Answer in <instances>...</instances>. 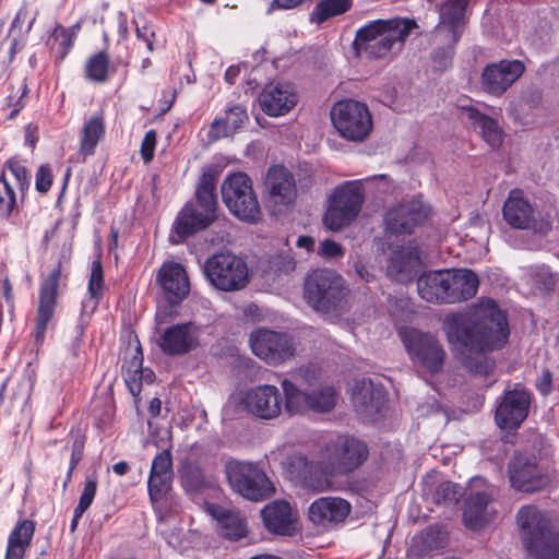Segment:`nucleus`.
Wrapping results in <instances>:
<instances>
[{
  "label": "nucleus",
  "instance_id": "obj_21",
  "mask_svg": "<svg viewBox=\"0 0 559 559\" xmlns=\"http://www.w3.org/2000/svg\"><path fill=\"white\" fill-rule=\"evenodd\" d=\"M158 346L169 356H181L199 345V330L188 322L167 328L158 338Z\"/></svg>",
  "mask_w": 559,
  "mask_h": 559
},
{
  "label": "nucleus",
  "instance_id": "obj_35",
  "mask_svg": "<svg viewBox=\"0 0 559 559\" xmlns=\"http://www.w3.org/2000/svg\"><path fill=\"white\" fill-rule=\"evenodd\" d=\"M249 117L247 109L241 105L228 107L225 111V117L216 118L210 129V136L213 140L229 136L240 129Z\"/></svg>",
  "mask_w": 559,
  "mask_h": 559
},
{
  "label": "nucleus",
  "instance_id": "obj_43",
  "mask_svg": "<svg viewBox=\"0 0 559 559\" xmlns=\"http://www.w3.org/2000/svg\"><path fill=\"white\" fill-rule=\"evenodd\" d=\"M97 490V480L95 477H88L84 484L83 490L81 492L79 503L74 509L73 519L71 521V532L76 530L80 519L84 514V512L92 504Z\"/></svg>",
  "mask_w": 559,
  "mask_h": 559
},
{
  "label": "nucleus",
  "instance_id": "obj_6",
  "mask_svg": "<svg viewBox=\"0 0 559 559\" xmlns=\"http://www.w3.org/2000/svg\"><path fill=\"white\" fill-rule=\"evenodd\" d=\"M222 199L230 214L247 223L261 218V206L251 178L245 173L228 175L221 187Z\"/></svg>",
  "mask_w": 559,
  "mask_h": 559
},
{
  "label": "nucleus",
  "instance_id": "obj_46",
  "mask_svg": "<svg viewBox=\"0 0 559 559\" xmlns=\"http://www.w3.org/2000/svg\"><path fill=\"white\" fill-rule=\"evenodd\" d=\"M104 289V271L99 259L94 260L92 263L91 275L88 280V294L91 299L94 300L95 308L103 296Z\"/></svg>",
  "mask_w": 559,
  "mask_h": 559
},
{
  "label": "nucleus",
  "instance_id": "obj_7",
  "mask_svg": "<svg viewBox=\"0 0 559 559\" xmlns=\"http://www.w3.org/2000/svg\"><path fill=\"white\" fill-rule=\"evenodd\" d=\"M225 474L233 490L248 500L261 501L275 492L274 484L265 472L252 462L227 461Z\"/></svg>",
  "mask_w": 559,
  "mask_h": 559
},
{
  "label": "nucleus",
  "instance_id": "obj_50",
  "mask_svg": "<svg viewBox=\"0 0 559 559\" xmlns=\"http://www.w3.org/2000/svg\"><path fill=\"white\" fill-rule=\"evenodd\" d=\"M150 475L169 477L174 476L173 456L170 450H164L154 457Z\"/></svg>",
  "mask_w": 559,
  "mask_h": 559
},
{
  "label": "nucleus",
  "instance_id": "obj_30",
  "mask_svg": "<svg viewBox=\"0 0 559 559\" xmlns=\"http://www.w3.org/2000/svg\"><path fill=\"white\" fill-rule=\"evenodd\" d=\"M353 402L359 413L373 419L383 408L384 393L371 381L362 380L353 390Z\"/></svg>",
  "mask_w": 559,
  "mask_h": 559
},
{
  "label": "nucleus",
  "instance_id": "obj_47",
  "mask_svg": "<svg viewBox=\"0 0 559 559\" xmlns=\"http://www.w3.org/2000/svg\"><path fill=\"white\" fill-rule=\"evenodd\" d=\"M173 477L155 476L148 477V495L152 502H158L166 497L171 487Z\"/></svg>",
  "mask_w": 559,
  "mask_h": 559
},
{
  "label": "nucleus",
  "instance_id": "obj_14",
  "mask_svg": "<svg viewBox=\"0 0 559 559\" xmlns=\"http://www.w3.org/2000/svg\"><path fill=\"white\" fill-rule=\"evenodd\" d=\"M508 472L512 487L520 491L534 492L549 483L548 476L538 466L533 455L522 453L514 455L509 462Z\"/></svg>",
  "mask_w": 559,
  "mask_h": 559
},
{
  "label": "nucleus",
  "instance_id": "obj_9",
  "mask_svg": "<svg viewBox=\"0 0 559 559\" xmlns=\"http://www.w3.org/2000/svg\"><path fill=\"white\" fill-rule=\"evenodd\" d=\"M364 201V187L360 180H350L337 186L324 215L326 228L338 231L348 226L358 216Z\"/></svg>",
  "mask_w": 559,
  "mask_h": 559
},
{
  "label": "nucleus",
  "instance_id": "obj_25",
  "mask_svg": "<svg viewBox=\"0 0 559 559\" xmlns=\"http://www.w3.org/2000/svg\"><path fill=\"white\" fill-rule=\"evenodd\" d=\"M214 221L215 218L211 214L199 211L192 203H187L177 215L171 239L178 243L187 237L206 229Z\"/></svg>",
  "mask_w": 559,
  "mask_h": 559
},
{
  "label": "nucleus",
  "instance_id": "obj_40",
  "mask_svg": "<svg viewBox=\"0 0 559 559\" xmlns=\"http://www.w3.org/2000/svg\"><path fill=\"white\" fill-rule=\"evenodd\" d=\"M352 5V0H320L310 13L309 20L311 23L321 24L346 13Z\"/></svg>",
  "mask_w": 559,
  "mask_h": 559
},
{
  "label": "nucleus",
  "instance_id": "obj_61",
  "mask_svg": "<svg viewBox=\"0 0 559 559\" xmlns=\"http://www.w3.org/2000/svg\"><path fill=\"white\" fill-rule=\"evenodd\" d=\"M1 292H2V296L4 297L5 301L8 304L12 305L13 304V293H12V285H11L9 277H5L2 281Z\"/></svg>",
  "mask_w": 559,
  "mask_h": 559
},
{
  "label": "nucleus",
  "instance_id": "obj_41",
  "mask_svg": "<svg viewBox=\"0 0 559 559\" xmlns=\"http://www.w3.org/2000/svg\"><path fill=\"white\" fill-rule=\"evenodd\" d=\"M285 395V409L294 415L309 409V392L301 391L296 383L289 379L281 382Z\"/></svg>",
  "mask_w": 559,
  "mask_h": 559
},
{
  "label": "nucleus",
  "instance_id": "obj_49",
  "mask_svg": "<svg viewBox=\"0 0 559 559\" xmlns=\"http://www.w3.org/2000/svg\"><path fill=\"white\" fill-rule=\"evenodd\" d=\"M461 497V488L451 481L441 483L435 492L437 503L455 504Z\"/></svg>",
  "mask_w": 559,
  "mask_h": 559
},
{
  "label": "nucleus",
  "instance_id": "obj_48",
  "mask_svg": "<svg viewBox=\"0 0 559 559\" xmlns=\"http://www.w3.org/2000/svg\"><path fill=\"white\" fill-rule=\"evenodd\" d=\"M182 485L187 491L199 492L206 487L203 472L197 466H188L182 475Z\"/></svg>",
  "mask_w": 559,
  "mask_h": 559
},
{
  "label": "nucleus",
  "instance_id": "obj_2",
  "mask_svg": "<svg viewBox=\"0 0 559 559\" xmlns=\"http://www.w3.org/2000/svg\"><path fill=\"white\" fill-rule=\"evenodd\" d=\"M368 455L369 450L364 441L350 436H337L321 448L319 460L293 455L288 465L292 475L305 487L322 491L329 487L328 476L357 469Z\"/></svg>",
  "mask_w": 559,
  "mask_h": 559
},
{
  "label": "nucleus",
  "instance_id": "obj_44",
  "mask_svg": "<svg viewBox=\"0 0 559 559\" xmlns=\"http://www.w3.org/2000/svg\"><path fill=\"white\" fill-rule=\"evenodd\" d=\"M17 200L13 182L7 174L0 177V217L9 218L16 209Z\"/></svg>",
  "mask_w": 559,
  "mask_h": 559
},
{
  "label": "nucleus",
  "instance_id": "obj_12",
  "mask_svg": "<svg viewBox=\"0 0 559 559\" xmlns=\"http://www.w3.org/2000/svg\"><path fill=\"white\" fill-rule=\"evenodd\" d=\"M250 346L255 356L269 365H281L296 355V343L286 334L259 329L250 335Z\"/></svg>",
  "mask_w": 559,
  "mask_h": 559
},
{
  "label": "nucleus",
  "instance_id": "obj_42",
  "mask_svg": "<svg viewBox=\"0 0 559 559\" xmlns=\"http://www.w3.org/2000/svg\"><path fill=\"white\" fill-rule=\"evenodd\" d=\"M336 391L332 386H322L309 392V409L326 413L336 405Z\"/></svg>",
  "mask_w": 559,
  "mask_h": 559
},
{
  "label": "nucleus",
  "instance_id": "obj_64",
  "mask_svg": "<svg viewBox=\"0 0 559 559\" xmlns=\"http://www.w3.org/2000/svg\"><path fill=\"white\" fill-rule=\"evenodd\" d=\"M162 411V401L158 397H154L148 407V412L152 417H157Z\"/></svg>",
  "mask_w": 559,
  "mask_h": 559
},
{
  "label": "nucleus",
  "instance_id": "obj_58",
  "mask_svg": "<svg viewBox=\"0 0 559 559\" xmlns=\"http://www.w3.org/2000/svg\"><path fill=\"white\" fill-rule=\"evenodd\" d=\"M353 269L356 275L362 280L364 282H370L372 278V274L368 271L367 266L361 260H356L353 264Z\"/></svg>",
  "mask_w": 559,
  "mask_h": 559
},
{
  "label": "nucleus",
  "instance_id": "obj_38",
  "mask_svg": "<svg viewBox=\"0 0 559 559\" xmlns=\"http://www.w3.org/2000/svg\"><path fill=\"white\" fill-rule=\"evenodd\" d=\"M105 134L104 112L92 116L83 126L80 136V153L84 156H91Z\"/></svg>",
  "mask_w": 559,
  "mask_h": 559
},
{
  "label": "nucleus",
  "instance_id": "obj_63",
  "mask_svg": "<svg viewBox=\"0 0 559 559\" xmlns=\"http://www.w3.org/2000/svg\"><path fill=\"white\" fill-rule=\"evenodd\" d=\"M37 128L35 126L28 124L25 128V141L31 145L34 146L37 142Z\"/></svg>",
  "mask_w": 559,
  "mask_h": 559
},
{
  "label": "nucleus",
  "instance_id": "obj_24",
  "mask_svg": "<svg viewBox=\"0 0 559 559\" xmlns=\"http://www.w3.org/2000/svg\"><path fill=\"white\" fill-rule=\"evenodd\" d=\"M350 512V504L337 497H322L313 501L308 510L309 520L319 526L343 522Z\"/></svg>",
  "mask_w": 559,
  "mask_h": 559
},
{
  "label": "nucleus",
  "instance_id": "obj_36",
  "mask_svg": "<svg viewBox=\"0 0 559 559\" xmlns=\"http://www.w3.org/2000/svg\"><path fill=\"white\" fill-rule=\"evenodd\" d=\"M34 532L35 524L32 521H20L9 535L4 559H23L31 546Z\"/></svg>",
  "mask_w": 559,
  "mask_h": 559
},
{
  "label": "nucleus",
  "instance_id": "obj_45",
  "mask_svg": "<svg viewBox=\"0 0 559 559\" xmlns=\"http://www.w3.org/2000/svg\"><path fill=\"white\" fill-rule=\"evenodd\" d=\"M109 58L105 52L92 56L85 64L86 78L93 82L103 83L108 79Z\"/></svg>",
  "mask_w": 559,
  "mask_h": 559
},
{
  "label": "nucleus",
  "instance_id": "obj_57",
  "mask_svg": "<svg viewBox=\"0 0 559 559\" xmlns=\"http://www.w3.org/2000/svg\"><path fill=\"white\" fill-rule=\"evenodd\" d=\"M82 457H83V453H78V452L72 451L71 459H70V466H69V469H68V473H67V477H66V479L63 481V485H62L63 490L67 489L68 484L71 480L72 473L75 469V467L78 466V464L80 463V461L82 460Z\"/></svg>",
  "mask_w": 559,
  "mask_h": 559
},
{
  "label": "nucleus",
  "instance_id": "obj_27",
  "mask_svg": "<svg viewBox=\"0 0 559 559\" xmlns=\"http://www.w3.org/2000/svg\"><path fill=\"white\" fill-rule=\"evenodd\" d=\"M502 212L506 222L514 228L526 229L533 226L534 209L520 189L510 191Z\"/></svg>",
  "mask_w": 559,
  "mask_h": 559
},
{
  "label": "nucleus",
  "instance_id": "obj_31",
  "mask_svg": "<svg viewBox=\"0 0 559 559\" xmlns=\"http://www.w3.org/2000/svg\"><path fill=\"white\" fill-rule=\"evenodd\" d=\"M420 263L419 251L416 246L407 245L393 250L389 263L388 274L400 282L406 281Z\"/></svg>",
  "mask_w": 559,
  "mask_h": 559
},
{
  "label": "nucleus",
  "instance_id": "obj_37",
  "mask_svg": "<svg viewBox=\"0 0 559 559\" xmlns=\"http://www.w3.org/2000/svg\"><path fill=\"white\" fill-rule=\"evenodd\" d=\"M216 181V171L206 169L202 173L195 190L197 202L201 211L211 214L215 219L217 210V198L215 194Z\"/></svg>",
  "mask_w": 559,
  "mask_h": 559
},
{
  "label": "nucleus",
  "instance_id": "obj_60",
  "mask_svg": "<svg viewBox=\"0 0 559 559\" xmlns=\"http://www.w3.org/2000/svg\"><path fill=\"white\" fill-rule=\"evenodd\" d=\"M28 17V11H27V8L26 5H23L16 13L13 22H12V25H11V29H15V28H22L25 20Z\"/></svg>",
  "mask_w": 559,
  "mask_h": 559
},
{
  "label": "nucleus",
  "instance_id": "obj_52",
  "mask_svg": "<svg viewBox=\"0 0 559 559\" xmlns=\"http://www.w3.org/2000/svg\"><path fill=\"white\" fill-rule=\"evenodd\" d=\"M450 39H451L450 45H448L447 47H443V48L435 51V53L432 56V60H433L435 67L439 71H444L445 69H448L452 64V58H453V53H454L453 46L455 44H453L451 37H450Z\"/></svg>",
  "mask_w": 559,
  "mask_h": 559
},
{
  "label": "nucleus",
  "instance_id": "obj_11",
  "mask_svg": "<svg viewBox=\"0 0 559 559\" xmlns=\"http://www.w3.org/2000/svg\"><path fill=\"white\" fill-rule=\"evenodd\" d=\"M331 120L340 135L353 142L364 141L373 126L369 108L354 99L336 103L331 109Z\"/></svg>",
  "mask_w": 559,
  "mask_h": 559
},
{
  "label": "nucleus",
  "instance_id": "obj_17",
  "mask_svg": "<svg viewBox=\"0 0 559 559\" xmlns=\"http://www.w3.org/2000/svg\"><path fill=\"white\" fill-rule=\"evenodd\" d=\"M165 299L173 306L179 305L190 292V281L180 263H164L156 275Z\"/></svg>",
  "mask_w": 559,
  "mask_h": 559
},
{
  "label": "nucleus",
  "instance_id": "obj_23",
  "mask_svg": "<svg viewBox=\"0 0 559 559\" xmlns=\"http://www.w3.org/2000/svg\"><path fill=\"white\" fill-rule=\"evenodd\" d=\"M259 102L267 116L280 117L297 105L298 95L290 83H270L260 94Z\"/></svg>",
  "mask_w": 559,
  "mask_h": 559
},
{
  "label": "nucleus",
  "instance_id": "obj_54",
  "mask_svg": "<svg viewBox=\"0 0 559 559\" xmlns=\"http://www.w3.org/2000/svg\"><path fill=\"white\" fill-rule=\"evenodd\" d=\"M318 254L326 259L338 258L344 254V249L334 240L324 239L318 247Z\"/></svg>",
  "mask_w": 559,
  "mask_h": 559
},
{
  "label": "nucleus",
  "instance_id": "obj_4",
  "mask_svg": "<svg viewBox=\"0 0 559 559\" xmlns=\"http://www.w3.org/2000/svg\"><path fill=\"white\" fill-rule=\"evenodd\" d=\"M520 536L533 559H559V530L534 506L522 507L516 514Z\"/></svg>",
  "mask_w": 559,
  "mask_h": 559
},
{
  "label": "nucleus",
  "instance_id": "obj_13",
  "mask_svg": "<svg viewBox=\"0 0 559 559\" xmlns=\"http://www.w3.org/2000/svg\"><path fill=\"white\" fill-rule=\"evenodd\" d=\"M62 278L61 262L58 263L48 275L41 276L38 306L36 313V325L34 329V340L37 344H41L49 322L52 320L57 307L58 288Z\"/></svg>",
  "mask_w": 559,
  "mask_h": 559
},
{
  "label": "nucleus",
  "instance_id": "obj_5",
  "mask_svg": "<svg viewBox=\"0 0 559 559\" xmlns=\"http://www.w3.org/2000/svg\"><path fill=\"white\" fill-rule=\"evenodd\" d=\"M348 295L345 280L333 270L318 269L306 277L305 299L318 312L330 313L343 309Z\"/></svg>",
  "mask_w": 559,
  "mask_h": 559
},
{
  "label": "nucleus",
  "instance_id": "obj_10",
  "mask_svg": "<svg viewBox=\"0 0 559 559\" xmlns=\"http://www.w3.org/2000/svg\"><path fill=\"white\" fill-rule=\"evenodd\" d=\"M203 272L209 282L223 292L239 290L249 283L247 263L230 252L210 257L204 263Z\"/></svg>",
  "mask_w": 559,
  "mask_h": 559
},
{
  "label": "nucleus",
  "instance_id": "obj_3",
  "mask_svg": "<svg viewBox=\"0 0 559 559\" xmlns=\"http://www.w3.org/2000/svg\"><path fill=\"white\" fill-rule=\"evenodd\" d=\"M416 27L413 20L393 17L376 20L356 32L354 48L358 56L382 59L402 50L405 39Z\"/></svg>",
  "mask_w": 559,
  "mask_h": 559
},
{
  "label": "nucleus",
  "instance_id": "obj_22",
  "mask_svg": "<svg viewBox=\"0 0 559 559\" xmlns=\"http://www.w3.org/2000/svg\"><path fill=\"white\" fill-rule=\"evenodd\" d=\"M143 353L138 338L134 344L129 343L123 353L122 374L124 382L133 396L142 391V382L152 383L154 372L151 369H143Z\"/></svg>",
  "mask_w": 559,
  "mask_h": 559
},
{
  "label": "nucleus",
  "instance_id": "obj_56",
  "mask_svg": "<svg viewBox=\"0 0 559 559\" xmlns=\"http://www.w3.org/2000/svg\"><path fill=\"white\" fill-rule=\"evenodd\" d=\"M26 84L21 83L16 90V93L14 95L8 96V106L11 108L8 118L13 119L22 109V98L26 94Z\"/></svg>",
  "mask_w": 559,
  "mask_h": 559
},
{
  "label": "nucleus",
  "instance_id": "obj_15",
  "mask_svg": "<svg viewBox=\"0 0 559 559\" xmlns=\"http://www.w3.org/2000/svg\"><path fill=\"white\" fill-rule=\"evenodd\" d=\"M525 67L520 60H501L487 64L480 75L484 92L492 96L503 95L523 74Z\"/></svg>",
  "mask_w": 559,
  "mask_h": 559
},
{
  "label": "nucleus",
  "instance_id": "obj_8",
  "mask_svg": "<svg viewBox=\"0 0 559 559\" xmlns=\"http://www.w3.org/2000/svg\"><path fill=\"white\" fill-rule=\"evenodd\" d=\"M399 336L414 364L431 374L441 372L447 353L435 334L415 328H402Z\"/></svg>",
  "mask_w": 559,
  "mask_h": 559
},
{
  "label": "nucleus",
  "instance_id": "obj_51",
  "mask_svg": "<svg viewBox=\"0 0 559 559\" xmlns=\"http://www.w3.org/2000/svg\"><path fill=\"white\" fill-rule=\"evenodd\" d=\"M3 174H7V176L10 178V181H14L15 186L21 190L24 191L28 188L29 181L27 177V170L26 168L19 164L11 162L8 165L7 170L3 171Z\"/></svg>",
  "mask_w": 559,
  "mask_h": 559
},
{
  "label": "nucleus",
  "instance_id": "obj_19",
  "mask_svg": "<svg viewBox=\"0 0 559 559\" xmlns=\"http://www.w3.org/2000/svg\"><path fill=\"white\" fill-rule=\"evenodd\" d=\"M429 215V209L418 200L399 204L385 215L386 228L394 234H409L421 225Z\"/></svg>",
  "mask_w": 559,
  "mask_h": 559
},
{
  "label": "nucleus",
  "instance_id": "obj_33",
  "mask_svg": "<svg viewBox=\"0 0 559 559\" xmlns=\"http://www.w3.org/2000/svg\"><path fill=\"white\" fill-rule=\"evenodd\" d=\"M490 495L479 491L469 496L463 512V520L466 527L479 530L490 522L492 513L489 510Z\"/></svg>",
  "mask_w": 559,
  "mask_h": 559
},
{
  "label": "nucleus",
  "instance_id": "obj_18",
  "mask_svg": "<svg viewBox=\"0 0 559 559\" xmlns=\"http://www.w3.org/2000/svg\"><path fill=\"white\" fill-rule=\"evenodd\" d=\"M243 403L248 413L261 419L276 418L282 412L280 390L271 384L250 389L245 395Z\"/></svg>",
  "mask_w": 559,
  "mask_h": 559
},
{
  "label": "nucleus",
  "instance_id": "obj_62",
  "mask_svg": "<svg viewBox=\"0 0 559 559\" xmlns=\"http://www.w3.org/2000/svg\"><path fill=\"white\" fill-rule=\"evenodd\" d=\"M297 247L305 248L307 251H312L314 247V239L310 236H300L296 242Z\"/></svg>",
  "mask_w": 559,
  "mask_h": 559
},
{
  "label": "nucleus",
  "instance_id": "obj_55",
  "mask_svg": "<svg viewBox=\"0 0 559 559\" xmlns=\"http://www.w3.org/2000/svg\"><path fill=\"white\" fill-rule=\"evenodd\" d=\"M156 145V132L154 130H150L145 133L144 139L141 144V156L145 164L152 162L154 157V151Z\"/></svg>",
  "mask_w": 559,
  "mask_h": 559
},
{
  "label": "nucleus",
  "instance_id": "obj_39",
  "mask_svg": "<svg viewBox=\"0 0 559 559\" xmlns=\"http://www.w3.org/2000/svg\"><path fill=\"white\" fill-rule=\"evenodd\" d=\"M469 118L475 128L479 130L484 140L492 147L497 148L502 143V130L498 122L489 116L479 112L476 109L469 111Z\"/></svg>",
  "mask_w": 559,
  "mask_h": 559
},
{
  "label": "nucleus",
  "instance_id": "obj_16",
  "mask_svg": "<svg viewBox=\"0 0 559 559\" xmlns=\"http://www.w3.org/2000/svg\"><path fill=\"white\" fill-rule=\"evenodd\" d=\"M264 188L269 202L274 206H288L297 197L294 175L282 165H274L267 169Z\"/></svg>",
  "mask_w": 559,
  "mask_h": 559
},
{
  "label": "nucleus",
  "instance_id": "obj_28",
  "mask_svg": "<svg viewBox=\"0 0 559 559\" xmlns=\"http://www.w3.org/2000/svg\"><path fill=\"white\" fill-rule=\"evenodd\" d=\"M264 526L278 535H292L295 531L296 519L288 502L276 500L265 506L261 511Z\"/></svg>",
  "mask_w": 559,
  "mask_h": 559
},
{
  "label": "nucleus",
  "instance_id": "obj_32",
  "mask_svg": "<svg viewBox=\"0 0 559 559\" xmlns=\"http://www.w3.org/2000/svg\"><path fill=\"white\" fill-rule=\"evenodd\" d=\"M467 4L468 0H447L440 8L441 21L437 34L440 35L443 28H447L453 44H456L461 36L460 27L465 21Z\"/></svg>",
  "mask_w": 559,
  "mask_h": 559
},
{
  "label": "nucleus",
  "instance_id": "obj_53",
  "mask_svg": "<svg viewBox=\"0 0 559 559\" xmlns=\"http://www.w3.org/2000/svg\"><path fill=\"white\" fill-rule=\"evenodd\" d=\"M52 185V173L49 166L41 165L36 173V190L40 193H46L49 191Z\"/></svg>",
  "mask_w": 559,
  "mask_h": 559
},
{
  "label": "nucleus",
  "instance_id": "obj_29",
  "mask_svg": "<svg viewBox=\"0 0 559 559\" xmlns=\"http://www.w3.org/2000/svg\"><path fill=\"white\" fill-rule=\"evenodd\" d=\"M206 512L217 522V531L224 538L238 540L247 535L245 520L238 512L215 503L205 506Z\"/></svg>",
  "mask_w": 559,
  "mask_h": 559
},
{
  "label": "nucleus",
  "instance_id": "obj_26",
  "mask_svg": "<svg viewBox=\"0 0 559 559\" xmlns=\"http://www.w3.org/2000/svg\"><path fill=\"white\" fill-rule=\"evenodd\" d=\"M448 304L461 302L474 297L478 290L479 281L471 270H445Z\"/></svg>",
  "mask_w": 559,
  "mask_h": 559
},
{
  "label": "nucleus",
  "instance_id": "obj_59",
  "mask_svg": "<svg viewBox=\"0 0 559 559\" xmlns=\"http://www.w3.org/2000/svg\"><path fill=\"white\" fill-rule=\"evenodd\" d=\"M537 388L538 390L540 391L542 394L546 395L550 392V389H551V374L549 371H545L538 383H537Z\"/></svg>",
  "mask_w": 559,
  "mask_h": 559
},
{
  "label": "nucleus",
  "instance_id": "obj_1",
  "mask_svg": "<svg viewBox=\"0 0 559 559\" xmlns=\"http://www.w3.org/2000/svg\"><path fill=\"white\" fill-rule=\"evenodd\" d=\"M443 330L462 366L479 376L493 370L487 352L502 347L509 337L507 316L490 298L478 299L464 312L447 314Z\"/></svg>",
  "mask_w": 559,
  "mask_h": 559
},
{
  "label": "nucleus",
  "instance_id": "obj_20",
  "mask_svg": "<svg viewBox=\"0 0 559 559\" xmlns=\"http://www.w3.org/2000/svg\"><path fill=\"white\" fill-rule=\"evenodd\" d=\"M531 397L525 390L507 392L496 409L495 419L503 429L518 428L527 417Z\"/></svg>",
  "mask_w": 559,
  "mask_h": 559
},
{
  "label": "nucleus",
  "instance_id": "obj_34",
  "mask_svg": "<svg viewBox=\"0 0 559 559\" xmlns=\"http://www.w3.org/2000/svg\"><path fill=\"white\" fill-rule=\"evenodd\" d=\"M445 270L429 272L417 281L419 296L431 304H448Z\"/></svg>",
  "mask_w": 559,
  "mask_h": 559
}]
</instances>
